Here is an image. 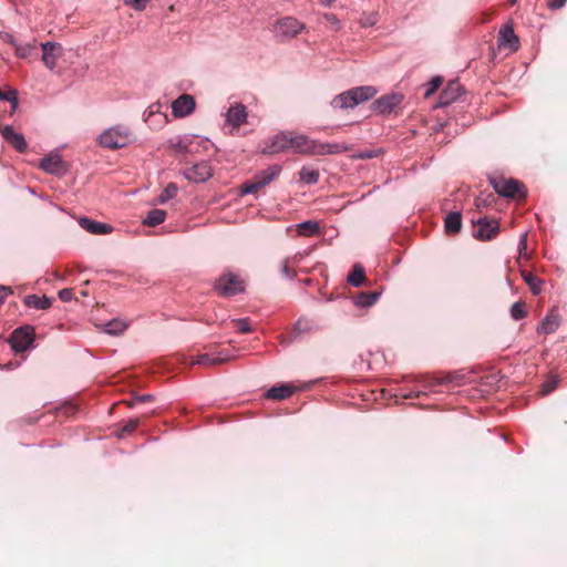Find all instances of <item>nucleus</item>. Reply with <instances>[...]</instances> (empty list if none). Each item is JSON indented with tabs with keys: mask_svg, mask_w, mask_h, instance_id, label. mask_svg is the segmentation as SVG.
I'll return each instance as SVG.
<instances>
[{
	"mask_svg": "<svg viewBox=\"0 0 567 567\" xmlns=\"http://www.w3.org/2000/svg\"><path fill=\"white\" fill-rule=\"evenodd\" d=\"M498 47H506L511 50H517L519 40L516 37L514 29L511 24H504L498 31Z\"/></svg>",
	"mask_w": 567,
	"mask_h": 567,
	"instance_id": "412c9836",
	"label": "nucleus"
},
{
	"mask_svg": "<svg viewBox=\"0 0 567 567\" xmlns=\"http://www.w3.org/2000/svg\"><path fill=\"white\" fill-rule=\"evenodd\" d=\"M299 178L307 185H315L319 182L320 174L318 169L303 166L299 172Z\"/></svg>",
	"mask_w": 567,
	"mask_h": 567,
	"instance_id": "72a5a7b5",
	"label": "nucleus"
},
{
	"mask_svg": "<svg viewBox=\"0 0 567 567\" xmlns=\"http://www.w3.org/2000/svg\"><path fill=\"white\" fill-rule=\"evenodd\" d=\"M567 0H547V7L550 10H559L566 4Z\"/></svg>",
	"mask_w": 567,
	"mask_h": 567,
	"instance_id": "3c124183",
	"label": "nucleus"
},
{
	"mask_svg": "<svg viewBox=\"0 0 567 567\" xmlns=\"http://www.w3.org/2000/svg\"><path fill=\"white\" fill-rule=\"evenodd\" d=\"M323 19L330 23L331 25L334 27L336 30H338L340 28V21L339 19L337 18L336 14L333 13H324L323 14Z\"/></svg>",
	"mask_w": 567,
	"mask_h": 567,
	"instance_id": "8fccbe9b",
	"label": "nucleus"
},
{
	"mask_svg": "<svg viewBox=\"0 0 567 567\" xmlns=\"http://www.w3.org/2000/svg\"><path fill=\"white\" fill-rule=\"evenodd\" d=\"M0 101H8L11 106V113L16 112L19 105L17 90H10L8 92L0 90Z\"/></svg>",
	"mask_w": 567,
	"mask_h": 567,
	"instance_id": "58836bf2",
	"label": "nucleus"
},
{
	"mask_svg": "<svg viewBox=\"0 0 567 567\" xmlns=\"http://www.w3.org/2000/svg\"><path fill=\"white\" fill-rule=\"evenodd\" d=\"M0 39L10 44L12 48H14V45L18 43V39H16L11 33H8V32H4V31H1L0 32Z\"/></svg>",
	"mask_w": 567,
	"mask_h": 567,
	"instance_id": "de8ad7c7",
	"label": "nucleus"
},
{
	"mask_svg": "<svg viewBox=\"0 0 567 567\" xmlns=\"http://www.w3.org/2000/svg\"><path fill=\"white\" fill-rule=\"evenodd\" d=\"M305 29V24L292 17H285L278 20L272 29L275 37L280 40H289L295 38Z\"/></svg>",
	"mask_w": 567,
	"mask_h": 567,
	"instance_id": "423d86ee",
	"label": "nucleus"
},
{
	"mask_svg": "<svg viewBox=\"0 0 567 567\" xmlns=\"http://www.w3.org/2000/svg\"><path fill=\"white\" fill-rule=\"evenodd\" d=\"M404 95L400 92H391L374 100L370 105V110L375 115L388 117L401 106Z\"/></svg>",
	"mask_w": 567,
	"mask_h": 567,
	"instance_id": "7ed1b4c3",
	"label": "nucleus"
},
{
	"mask_svg": "<svg viewBox=\"0 0 567 567\" xmlns=\"http://www.w3.org/2000/svg\"><path fill=\"white\" fill-rule=\"evenodd\" d=\"M308 155L309 156H316V155L323 156V155H326L324 142H319L317 140H312L311 146H310V151H309Z\"/></svg>",
	"mask_w": 567,
	"mask_h": 567,
	"instance_id": "37998d69",
	"label": "nucleus"
},
{
	"mask_svg": "<svg viewBox=\"0 0 567 567\" xmlns=\"http://www.w3.org/2000/svg\"><path fill=\"white\" fill-rule=\"evenodd\" d=\"M509 1H511L512 3H516V2H517V0H509Z\"/></svg>",
	"mask_w": 567,
	"mask_h": 567,
	"instance_id": "69168bd1",
	"label": "nucleus"
},
{
	"mask_svg": "<svg viewBox=\"0 0 567 567\" xmlns=\"http://www.w3.org/2000/svg\"><path fill=\"white\" fill-rule=\"evenodd\" d=\"M166 219V212L163 209H152L147 213L146 217L143 219V224L155 227L162 223H164Z\"/></svg>",
	"mask_w": 567,
	"mask_h": 567,
	"instance_id": "2f4dec72",
	"label": "nucleus"
},
{
	"mask_svg": "<svg viewBox=\"0 0 567 567\" xmlns=\"http://www.w3.org/2000/svg\"><path fill=\"white\" fill-rule=\"evenodd\" d=\"M13 51L17 58L25 60L28 62L34 61L40 56V52L35 41L23 42L19 40L18 43L14 45Z\"/></svg>",
	"mask_w": 567,
	"mask_h": 567,
	"instance_id": "a211bd4d",
	"label": "nucleus"
},
{
	"mask_svg": "<svg viewBox=\"0 0 567 567\" xmlns=\"http://www.w3.org/2000/svg\"><path fill=\"white\" fill-rule=\"evenodd\" d=\"M11 293L9 287L0 286V306L4 302L6 298Z\"/></svg>",
	"mask_w": 567,
	"mask_h": 567,
	"instance_id": "5fc2aeb1",
	"label": "nucleus"
},
{
	"mask_svg": "<svg viewBox=\"0 0 567 567\" xmlns=\"http://www.w3.org/2000/svg\"><path fill=\"white\" fill-rule=\"evenodd\" d=\"M104 147L116 150L126 146L130 142V132L124 126H114L104 131L99 137Z\"/></svg>",
	"mask_w": 567,
	"mask_h": 567,
	"instance_id": "20e7f679",
	"label": "nucleus"
},
{
	"mask_svg": "<svg viewBox=\"0 0 567 567\" xmlns=\"http://www.w3.org/2000/svg\"><path fill=\"white\" fill-rule=\"evenodd\" d=\"M378 94L373 85L354 86L337 94L331 101L333 110H352L359 104L372 100Z\"/></svg>",
	"mask_w": 567,
	"mask_h": 567,
	"instance_id": "f257e3e1",
	"label": "nucleus"
},
{
	"mask_svg": "<svg viewBox=\"0 0 567 567\" xmlns=\"http://www.w3.org/2000/svg\"><path fill=\"white\" fill-rule=\"evenodd\" d=\"M522 276H523L525 282L530 288L532 292L534 295H538L542 290L543 280H540L538 277L534 276L532 272L523 271Z\"/></svg>",
	"mask_w": 567,
	"mask_h": 567,
	"instance_id": "e433bc0d",
	"label": "nucleus"
},
{
	"mask_svg": "<svg viewBox=\"0 0 567 567\" xmlns=\"http://www.w3.org/2000/svg\"><path fill=\"white\" fill-rule=\"evenodd\" d=\"M556 384H557L556 380H550V381L545 382L543 385V393L548 394L556 388Z\"/></svg>",
	"mask_w": 567,
	"mask_h": 567,
	"instance_id": "864d4df0",
	"label": "nucleus"
},
{
	"mask_svg": "<svg viewBox=\"0 0 567 567\" xmlns=\"http://www.w3.org/2000/svg\"><path fill=\"white\" fill-rule=\"evenodd\" d=\"M442 78L440 75L434 76L429 83L425 84V96H430L434 93L442 84Z\"/></svg>",
	"mask_w": 567,
	"mask_h": 567,
	"instance_id": "79ce46f5",
	"label": "nucleus"
},
{
	"mask_svg": "<svg viewBox=\"0 0 567 567\" xmlns=\"http://www.w3.org/2000/svg\"><path fill=\"white\" fill-rule=\"evenodd\" d=\"M511 316L514 320H520L525 318L526 310L524 308V303L520 301L514 302L511 307Z\"/></svg>",
	"mask_w": 567,
	"mask_h": 567,
	"instance_id": "a19ab883",
	"label": "nucleus"
},
{
	"mask_svg": "<svg viewBox=\"0 0 567 567\" xmlns=\"http://www.w3.org/2000/svg\"><path fill=\"white\" fill-rule=\"evenodd\" d=\"M463 87L457 80H450L441 92L437 106L444 107L455 102L462 94Z\"/></svg>",
	"mask_w": 567,
	"mask_h": 567,
	"instance_id": "4468645a",
	"label": "nucleus"
},
{
	"mask_svg": "<svg viewBox=\"0 0 567 567\" xmlns=\"http://www.w3.org/2000/svg\"><path fill=\"white\" fill-rule=\"evenodd\" d=\"M59 298L63 302H69L73 299V290L71 288H64L59 291Z\"/></svg>",
	"mask_w": 567,
	"mask_h": 567,
	"instance_id": "09e8293b",
	"label": "nucleus"
},
{
	"mask_svg": "<svg viewBox=\"0 0 567 567\" xmlns=\"http://www.w3.org/2000/svg\"><path fill=\"white\" fill-rule=\"evenodd\" d=\"M233 321L240 333H248L252 330L248 319L246 318H237Z\"/></svg>",
	"mask_w": 567,
	"mask_h": 567,
	"instance_id": "c03bdc74",
	"label": "nucleus"
},
{
	"mask_svg": "<svg viewBox=\"0 0 567 567\" xmlns=\"http://www.w3.org/2000/svg\"><path fill=\"white\" fill-rule=\"evenodd\" d=\"M196 103L192 95L182 94L172 103V111L175 117H185L192 114Z\"/></svg>",
	"mask_w": 567,
	"mask_h": 567,
	"instance_id": "2eb2a0df",
	"label": "nucleus"
},
{
	"mask_svg": "<svg viewBox=\"0 0 567 567\" xmlns=\"http://www.w3.org/2000/svg\"><path fill=\"white\" fill-rule=\"evenodd\" d=\"M296 391V386L290 384H281L277 386L270 388L266 392V398L271 400H284L292 395V393Z\"/></svg>",
	"mask_w": 567,
	"mask_h": 567,
	"instance_id": "bb28decb",
	"label": "nucleus"
},
{
	"mask_svg": "<svg viewBox=\"0 0 567 567\" xmlns=\"http://www.w3.org/2000/svg\"><path fill=\"white\" fill-rule=\"evenodd\" d=\"M35 331L33 326L24 324L13 330L8 342L13 352H24L34 347Z\"/></svg>",
	"mask_w": 567,
	"mask_h": 567,
	"instance_id": "f03ea898",
	"label": "nucleus"
},
{
	"mask_svg": "<svg viewBox=\"0 0 567 567\" xmlns=\"http://www.w3.org/2000/svg\"><path fill=\"white\" fill-rule=\"evenodd\" d=\"M24 303L29 308L45 310L51 307L52 300L47 296L39 297L37 295H28L24 297Z\"/></svg>",
	"mask_w": 567,
	"mask_h": 567,
	"instance_id": "cd10ccee",
	"label": "nucleus"
},
{
	"mask_svg": "<svg viewBox=\"0 0 567 567\" xmlns=\"http://www.w3.org/2000/svg\"><path fill=\"white\" fill-rule=\"evenodd\" d=\"M126 323L118 319H112L103 324V330L107 334L118 336L126 329Z\"/></svg>",
	"mask_w": 567,
	"mask_h": 567,
	"instance_id": "f704fd0d",
	"label": "nucleus"
},
{
	"mask_svg": "<svg viewBox=\"0 0 567 567\" xmlns=\"http://www.w3.org/2000/svg\"><path fill=\"white\" fill-rule=\"evenodd\" d=\"M526 248V234H524L522 237H520V240H519V248Z\"/></svg>",
	"mask_w": 567,
	"mask_h": 567,
	"instance_id": "052dcab7",
	"label": "nucleus"
},
{
	"mask_svg": "<svg viewBox=\"0 0 567 567\" xmlns=\"http://www.w3.org/2000/svg\"><path fill=\"white\" fill-rule=\"evenodd\" d=\"M484 204H485V202H484L481 197H477V198H476V205H477V207H480L481 205H484Z\"/></svg>",
	"mask_w": 567,
	"mask_h": 567,
	"instance_id": "0e129e2a",
	"label": "nucleus"
},
{
	"mask_svg": "<svg viewBox=\"0 0 567 567\" xmlns=\"http://www.w3.org/2000/svg\"><path fill=\"white\" fill-rule=\"evenodd\" d=\"M41 60L45 68L53 70L56 66V62L62 58L64 49L63 47L54 41H47L41 43Z\"/></svg>",
	"mask_w": 567,
	"mask_h": 567,
	"instance_id": "9d476101",
	"label": "nucleus"
},
{
	"mask_svg": "<svg viewBox=\"0 0 567 567\" xmlns=\"http://www.w3.org/2000/svg\"><path fill=\"white\" fill-rule=\"evenodd\" d=\"M184 176L189 182L203 183L212 177V169L206 162H200L187 168Z\"/></svg>",
	"mask_w": 567,
	"mask_h": 567,
	"instance_id": "dca6fc26",
	"label": "nucleus"
},
{
	"mask_svg": "<svg viewBox=\"0 0 567 567\" xmlns=\"http://www.w3.org/2000/svg\"><path fill=\"white\" fill-rule=\"evenodd\" d=\"M289 142L290 148H292L296 153L308 155L312 138L305 134H291V138H289Z\"/></svg>",
	"mask_w": 567,
	"mask_h": 567,
	"instance_id": "5701e85b",
	"label": "nucleus"
},
{
	"mask_svg": "<svg viewBox=\"0 0 567 567\" xmlns=\"http://www.w3.org/2000/svg\"><path fill=\"white\" fill-rule=\"evenodd\" d=\"M334 0H319L323 7H330Z\"/></svg>",
	"mask_w": 567,
	"mask_h": 567,
	"instance_id": "680f3d73",
	"label": "nucleus"
},
{
	"mask_svg": "<svg viewBox=\"0 0 567 567\" xmlns=\"http://www.w3.org/2000/svg\"><path fill=\"white\" fill-rule=\"evenodd\" d=\"M380 296L379 291H362L357 296L354 303L360 308H369L378 301Z\"/></svg>",
	"mask_w": 567,
	"mask_h": 567,
	"instance_id": "c756f323",
	"label": "nucleus"
},
{
	"mask_svg": "<svg viewBox=\"0 0 567 567\" xmlns=\"http://www.w3.org/2000/svg\"><path fill=\"white\" fill-rule=\"evenodd\" d=\"M365 279L364 268L360 264H355L352 271L348 275L347 281L352 287H360L363 285Z\"/></svg>",
	"mask_w": 567,
	"mask_h": 567,
	"instance_id": "7c9ffc66",
	"label": "nucleus"
},
{
	"mask_svg": "<svg viewBox=\"0 0 567 567\" xmlns=\"http://www.w3.org/2000/svg\"><path fill=\"white\" fill-rule=\"evenodd\" d=\"M373 154L371 152L361 153L357 156V158H371Z\"/></svg>",
	"mask_w": 567,
	"mask_h": 567,
	"instance_id": "bf43d9fd",
	"label": "nucleus"
},
{
	"mask_svg": "<svg viewBox=\"0 0 567 567\" xmlns=\"http://www.w3.org/2000/svg\"><path fill=\"white\" fill-rule=\"evenodd\" d=\"M281 274L286 277V278H289V279H293L296 277V272H293L288 266L286 262L282 264L281 266V269H280Z\"/></svg>",
	"mask_w": 567,
	"mask_h": 567,
	"instance_id": "603ef678",
	"label": "nucleus"
},
{
	"mask_svg": "<svg viewBox=\"0 0 567 567\" xmlns=\"http://www.w3.org/2000/svg\"><path fill=\"white\" fill-rule=\"evenodd\" d=\"M377 23V17L375 16H370L368 17L364 22H363V25L364 27H372Z\"/></svg>",
	"mask_w": 567,
	"mask_h": 567,
	"instance_id": "13d9d810",
	"label": "nucleus"
},
{
	"mask_svg": "<svg viewBox=\"0 0 567 567\" xmlns=\"http://www.w3.org/2000/svg\"><path fill=\"white\" fill-rule=\"evenodd\" d=\"M0 134L17 152L24 153L27 151L28 144L23 134L14 132L12 125L0 126Z\"/></svg>",
	"mask_w": 567,
	"mask_h": 567,
	"instance_id": "ddd939ff",
	"label": "nucleus"
},
{
	"mask_svg": "<svg viewBox=\"0 0 567 567\" xmlns=\"http://www.w3.org/2000/svg\"><path fill=\"white\" fill-rule=\"evenodd\" d=\"M447 377H451L452 378V382L451 383H455V384H462L463 381H464V374H460V373H454V374H449Z\"/></svg>",
	"mask_w": 567,
	"mask_h": 567,
	"instance_id": "6e6d98bb",
	"label": "nucleus"
},
{
	"mask_svg": "<svg viewBox=\"0 0 567 567\" xmlns=\"http://www.w3.org/2000/svg\"><path fill=\"white\" fill-rule=\"evenodd\" d=\"M494 190L502 197L513 198L516 195L525 197L527 192L524 184L514 178H491Z\"/></svg>",
	"mask_w": 567,
	"mask_h": 567,
	"instance_id": "39448f33",
	"label": "nucleus"
},
{
	"mask_svg": "<svg viewBox=\"0 0 567 567\" xmlns=\"http://www.w3.org/2000/svg\"><path fill=\"white\" fill-rule=\"evenodd\" d=\"M39 167L45 173L63 176L68 172V165L58 151H52L41 158Z\"/></svg>",
	"mask_w": 567,
	"mask_h": 567,
	"instance_id": "6e6552de",
	"label": "nucleus"
},
{
	"mask_svg": "<svg viewBox=\"0 0 567 567\" xmlns=\"http://www.w3.org/2000/svg\"><path fill=\"white\" fill-rule=\"evenodd\" d=\"M124 2L136 11H143L146 8L148 0H124Z\"/></svg>",
	"mask_w": 567,
	"mask_h": 567,
	"instance_id": "49530a36",
	"label": "nucleus"
},
{
	"mask_svg": "<svg viewBox=\"0 0 567 567\" xmlns=\"http://www.w3.org/2000/svg\"><path fill=\"white\" fill-rule=\"evenodd\" d=\"M453 380L451 377L439 378L433 375H425L419 380L422 389L404 393L402 394V396L404 399L420 398L422 394H425L426 392H435L436 386L442 384H449Z\"/></svg>",
	"mask_w": 567,
	"mask_h": 567,
	"instance_id": "1a4fd4ad",
	"label": "nucleus"
},
{
	"mask_svg": "<svg viewBox=\"0 0 567 567\" xmlns=\"http://www.w3.org/2000/svg\"><path fill=\"white\" fill-rule=\"evenodd\" d=\"M259 189H260V188H259V186H258V184H257L256 179H255V178H252L251 181H247V182H245V183H243V184H241V186H240V190H239V194H240L241 196H244V195H249V194H254V193H256V192H257V190H259Z\"/></svg>",
	"mask_w": 567,
	"mask_h": 567,
	"instance_id": "ea45409f",
	"label": "nucleus"
},
{
	"mask_svg": "<svg viewBox=\"0 0 567 567\" xmlns=\"http://www.w3.org/2000/svg\"><path fill=\"white\" fill-rule=\"evenodd\" d=\"M79 225L90 234L93 235H105L113 231V226L106 223L93 220L89 217H81Z\"/></svg>",
	"mask_w": 567,
	"mask_h": 567,
	"instance_id": "aec40b11",
	"label": "nucleus"
},
{
	"mask_svg": "<svg viewBox=\"0 0 567 567\" xmlns=\"http://www.w3.org/2000/svg\"><path fill=\"white\" fill-rule=\"evenodd\" d=\"M298 231L302 236H312L319 233V224L313 220H305L297 225Z\"/></svg>",
	"mask_w": 567,
	"mask_h": 567,
	"instance_id": "c9c22d12",
	"label": "nucleus"
},
{
	"mask_svg": "<svg viewBox=\"0 0 567 567\" xmlns=\"http://www.w3.org/2000/svg\"><path fill=\"white\" fill-rule=\"evenodd\" d=\"M153 399L152 394H141L135 396V401L140 403L148 402Z\"/></svg>",
	"mask_w": 567,
	"mask_h": 567,
	"instance_id": "4d7b16f0",
	"label": "nucleus"
},
{
	"mask_svg": "<svg viewBox=\"0 0 567 567\" xmlns=\"http://www.w3.org/2000/svg\"><path fill=\"white\" fill-rule=\"evenodd\" d=\"M560 324L559 316L556 313H548L537 326V332L539 334L554 333Z\"/></svg>",
	"mask_w": 567,
	"mask_h": 567,
	"instance_id": "b1692460",
	"label": "nucleus"
},
{
	"mask_svg": "<svg viewBox=\"0 0 567 567\" xmlns=\"http://www.w3.org/2000/svg\"><path fill=\"white\" fill-rule=\"evenodd\" d=\"M291 133L287 134L280 132L269 140L265 141V145L262 147L264 154H277L290 148Z\"/></svg>",
	"mask_w": 567,
	"mask_h": 567,
	"instance_id": "9b49d317",
	"label": "nucleus"
},
{
	"mask_svg": "<svg viewBox=\"0 0 567 567\" xmlns=\"http://www.w3.org/2000/svg\"><path fill=\"white\" fill-rule=\"evenodd\" d=\"M350 150V146L346 143H326L324 142V152L326 155H338L346 153Z\"/></svg>",
	"mask_w": 567,
	"mask_h": 567,
	"instance_id": "4c0bfd02",
	"label": "nucleus"
},
{
	"mask_svg": "<svg viewBox=\"0 0 567 567\" xmlns=\"http://www.w3.org/2000/svg\"><path fill=\"white\" fill-rule=\"evenodd\" d=\"M281 171H282L281 165L274 164V165H270L267 168L258 172L254 176V178L256 179L259 188L261 189V188L266 187L267 185H269L271 182H274L276 178H278Z\"/></svg>",
	"mask_w": 567,
	"mask_h": 567,
	"instance_id": "4be33fe9",
	"label": "nucleus"
},
{
	"mask_svg": "<svg viewBox=\"0 0 567 567\" xmlns=\"http://www.w3.org/2000/svg\"><path fill=\"white\" fill-rule=\"evenodd\" d=\"M178 193V187L175 183H169L167 186L163 189V192L157 196V198L154 200L157 205H164L168 200L173 199Z\"/></svg>",
	"mask_w": 567,
	"mask_h": 567,
	"instance_id": "473e14b6",
	"label": "nucleus"
},
{
	"mask_svg": "<svg viewBox=\"0 0 567 567\" xmlns=\"http://www.w3.org/2000/svg\"><path fill=\"white\" fill-rule=\"evenodd\" d=\"M477 228L473 231V236L481 240H491L494 238L499 229L496 220H489L486 217H482L477 220Z\"/></svg>",
	"mask_w": 567,
	"mask_h": 567,
	"instance_id": "f8f14e48",
	"label": "nucleus"
},
{
	"mask_svg": "<svg viewBox=\"0 0 567 567\" xmlns=\"http://www.w3.org/2000/svg\"><path fill=\"white\" fill-rule=\"evenodd\" d=\"M445 230L450 234H457L462 228V215L460 212H451L444 220Z\"/></svg>",
	"mask_w": 567,
	"mask_h": 567,
	"instance_id": "c85d7f7f",
	"label": "nucleus"
},
{
	"mask_svg": "<svg viewBox=\"0 0 567 567\" xmlns=\"http://www.w3.org/2000/svg\"><path fill=\"white\" fill-rule=\"evenodd\" d=\"M138 426V420L137 419H134V420H130L121 430V432L118 433V436L120 437H123L125 434H130L132 433L133 431L136 430V427Z\"/></svg>",
	"mask_w": 567,
	"mask_h": 567,
	"instance_id": "a18cd8bd",
	"label": "nucleus"
},
{
	"mask_svg": "<svg viewBox=\"0 0 567 567\" xmlns=\"http://www.w3.org/2000/svg\"><path fill=\"white\" fill-rule=\"evenodd\" d=\"M214 287L224 297H231L244 291V282L231 272L220 276Z\"/></svg>",
	"mask_w": 567,
	"mask_h": 567,
	"instance_id": "0eeeda50",
	"label": "nucleus"
},
{
	"mask_svg": "<svg viewBox=\"0 0 567 567\" xmlns=\"http://www.w3.org/2000/svg\"><path fill=\"white\" fill-rule=\"evenodd\" d=\"M233 357L226 351L198 354L192 360V364L213 367L229 361Z\"/></svg>",
	"mask_w": 567,
	"mask_h": 567,
	"instance_id": "f3484780",
	"label": "nucleus"
},
{
	"mask_svg": "<svg viewBox=\"0 0 567 567\" xmlns=\"http://www.w3.org/2000/svg\"><path fill=\"white\" fill-rule=\"evenodd\" d=\"M13 368H14V364L12 362H9L7 365H1L0 364V370H4V369L11 370Z\"/></svg>",
	"mask_w": 567,
	"mask_h": 567,
	"instance_id": "e2e57ef3",
	"label": "nucleus"
},
{
	"mask_svg": "<svg viewBox=\"0 0 567 567\" xmlns=\"http://www.w3.org/2000/svg\"><path fill=\"white\" fill-rule=\"evenodd\" d=\"M195 141L204 142V140L200 138L198 135L185 134L179 136L175 143H172V146L178 152L190 153L193 152L192 144ZM205 142H207V140H205Z\"/></svg>",
	"mask_w": 567,
	"mask_h": 567,
	"instance_id": "a878e982",
	"label": "nucleus"
},
{
	"mask_svg": "<svg viewBox=\"0 0 567 567\" xmlns=\"http://www.w3.org/2000/svg\"><path fill=\"white\" fill-rule=\"evenodd\" d=\"M315 329V326L312 321L306 319V318H299L292 328L291 334L289 336L287 340V344H290L295 340H297L300 334L302 333H309Z\"/></svg>",
	"mask_w": 567,
	"mask_h": 567,
	"instance_id": "393cba45",
	"label": "nucleus"
},
{
	"mask_svg": "<svg viewBox=\"0 0 567 567\" xmlns=\"http://www.w3.org/2000/svg\"><path fill=\"white\" fill-rule=\"evenodd\" d=\"M247 109L241 103H235L226 113V122L233 127H240L247 120Z\"/></svg>",
	"mask_w": 567,
	"mask_h": 567,
	"instance_id": "6ab92c4d",
	"label": "nucleus"
}]
</instances>
